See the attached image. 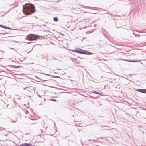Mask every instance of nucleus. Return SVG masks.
I'll return each mask as SVG.
<instances>
[{
	"label": "nucleus",
	"instance_id": "nucleus-1",
	"mask_svg": "<svg viewBox=\"0 0 146 146\" xmlns=\"http://www.w3.org/2000/svg\"><path fill=\"white\" fill-rule=\"evenodd\" d=\"M35 11V7L33 4L31 3L27 4L23 6L22 11L24 13L27 15H29L32 13H34Z\"/></svg>",
	"mask_w": 146,
	"mask_h": 146
},
{
	"label": "nucleus",
	"instance_id": "nucleus-11",
	"mask_svg": "<svg viewBox=\"0 0 146 146\" xmlns=\"http://www.w3.org/2000/svg\"><path fill=\"white\" fill-rule=\"evenodd\" d=\"M26 89V88H24V89Z\"/></svg>",
	"mask_w": 146,
	"mask_h": 146
},
{
	"label": "nucleus",
	"instance_id": "nucleus-4",
	"mask_svg": "<svg viewBox=\"0 0 146 146\" xmlns=\"http://www.w3.org/2000/svg\"><path fill=\"white\" fill-rule=\"evenodd\" d=\"M137 91L143 93H146V89H139L136 90Z\"/></svg>",
	"mask_w": 146,
	"mask_h": 146
},
{
	"label": "nucleus",
	"instance_id": "nucleus-9",
	"mask_svg": "<svg viewBox=\"0 0 146 146\" xmlns=\"http://www.w3.org/2000/svg\"><path fill=\"white\" fill-rule=\"evenodd\" d=\"M52 101H56V100L55 99H52L51 100Z\"/></svg>",
	"mask_w": 146,
	"mask_h": 146
},
{
	"label": "nucleus",
	"instance_id": "nucleus-12",
	"mask_svg": "<svg viewBox=\"0 0 146 146\" xmlns=\"http://www.w3.org/2000/svg\"><path fill=\"white\" fill-rule=\"evenodd\" d=\"M33 64V63H31V64Z\"/></svg>",
	"mask_w": 146,
	"mask_h": 146
},
{
	"label": "nucleus",
	"instance_id": "nucleus-7",
	"mask_svg": "<svg viewBox=\"0 0 146 146\" xmlns=\"http://www.w3.org/2000/svg\"><path fill=\"white\" fill-rule=\"evenodd\" d=\"M54 20L55 21H58V19L57 17H55L54 18Z\"/></svg>",
	"mask_w": 146,
	"mask_h": 146
},
{
	"label": "nucleus",
	"instance_id": "nucleus-8",
	"mask_svg": "<svg viewBox=\"0 0 146 146\" xmlns=\"http://www.w3.org/2000/svg\"><path fill=\"white\" fill-rule=\"evenodd\" d=\"M93 93H94L97 94H100L102 93V92H100L99 93V92H93Z\"/></svg>",
	"mask_w": 146,
	"mask_h": 146
},
{
	"label": "nucleus",
	"instance_id": "nucleus-3",
	"mask_svg": "<svg viewBox=\"0 0 146 146\" xmlns=\"http://www.w3.org/2000/svg\"><path fill=\"white\" fill-rule=\"evenodd\" d=\"M28 38L31 40H35L38 38L39 36L36 35H31L28 36Z\"/></svg>",
	"mask_w": 146,
	"mask_h": 146
},
{
	"label": "nucleus",
	"instance_id": "nucleus-6",
	"mask_svg": "<svg viewBox=\"0 0 146 146\" xmlns=\"http://www.w3.org/2000/svg\"><path fill=\"white\" fill-rule=\"evenodd\" d=\"M0 27H3V28L7 29H11V28H10L9 27H6V26H3V25H0Z\"/></svg>",
	"mask_w": 146,
	"mask_h": 146
},
{
	"label": "nucleus",
	"instance_id": "nucleus-2",
	"mask_svg": "<svg viewBox=\"0 0 146 146\" xmlns=\"http://www.w3.org/2000/svg\"><path fill=\"white\" fill-rule=\"evenodd\" d=\"M72 51L76 53L85 54L91 55L93 54L92 53L88 51L81 50H72Z\"/></svg>",
	"mask_w": 146,
	"mask_h": 146
},
{
	"label": "nucleus",
	"instance_id": "nucleus-5",
	"mask_svg": "<svg viewBox=\"0 0 146 146\" xmlns=\"http://www.w3.org/2000/svg\"><path fill=\"white\" fill-rule=\"evenodd\" d=\"M20 146H32V145L29 143H24L20 145Z\"/></svg>",
	"mask_w": 146,
	"mask_h": 146
},
{
	"label": "nucleus",
	"instance_id": "nucleus-10",
	"mask_svg": "<svg viewBox=\"0 0 146 146\" xmlns=\"http://www.w3.org/2000/svg\"><path fill=\"white\" fill-rule=\"evenodd\" d=\"M38 96L39 97H41L40 96V95H38Z\"/></svg>",
	"mask_w": 146,
	"mask_h": 146
}]
</instances>
